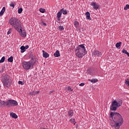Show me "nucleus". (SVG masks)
<instances>
[{"label": "nucleus", "mask_w": 129, "mask_h": 129, "mask_svg": "<svg viewBox=\"0 0 129 129\" xmlns=\"http://www.w3.org/2000/svg\"><path fill=\"white\" fill-rule=\"evenodd\" d=\"M124 11H127V10H129V5L128 4H127L125 5V7L124 8Z\"/></svg>", "instance_id": "obj_28"}, {"label": "nucleus", "mask_w": 129, "mask_h": 129, "mask_svg": "<svg viewBox=\"0 0 129 129\" xmlns=\"http://www.w3.org/2000/svg\"><path fill=\"white\" fill-rule=\"evenodd\" d=\"M66 89H68V90H69L70 91H73V89H72L70 86L68 88H66Z\"/></svg>", "instance_id": "obj_35"}, {"label": "nucleus", "mask_w": 129, "mask_h": 129, "mask_svg": "<svg viewBox=\"0 0 129 129\" xmlns=\"http://www.w3.org/2000/svg\"><path fill=\"white\" fill-rule=\"evenodd\" d=\"M0 106H7V102L0 100Z\"/></svg>", "instance_id": "obj_17"}, {"label": "nucleus", "mask_w": 129, "mask_h": 129, "mask_svg": "<svg viewBox=\"0 0 129 129\" xmlns=\"http://www.w3.org/2000/svg\"><path fill=\"white\" fill-rule=\"evenodd\" d=\"M61 17H57V20L58 21H61Z\"/></svg>", "instance_id": "obj_41"}, {"label": "nucleus", "mask_w": 129, "mask_h": 129, "mask_svg": "<svg viewBox=\"0 0 129 129\" xmlns=\"http://www.w3.org/2000/svg\"><path fill=\"white\" fill-rule=\"evenodd\" d=\"M40 91H34L31 93H30L31 95H36V94H38V93H39Z\"/></svg>", "instance_id": "obj_23"}, {"label": "nucleus", "mask_w": 129, "mask_h": 129, "mask_svg": "<svg viewBox=\"0 0 129 129\" xmlns=\"http://www.w3.org/2000/svg\"><path fill=\"white\" fill-rule=\"evenodd\" d=\"M2 81L4 86L6 87H10L11 86V83H10V76L8 75H5L2 77Z\"/></svg>", "instance_id": "obj_6"}, {"label": "nucleus", "mask_w": 129, "mask_h": 129, "mask_svg": "<svg viewBox=\"0 0 129 129\" xmlns=\"http://www.w3.org/2000/svg\"><path fill=\"white\" fill-rule=\"evenodd\" d=\"M43 57H44V58H48V57H49V53L46 52V51H45V50H43Z\"/></svg>", "instance_id": "obj_14"}, {"label": "nucleus", "mask_w": 129, "mask_h": 129, "mask_svg": "<svg viewBox=\"0 0 129 129\" xmlns=\"http://www.w3.org/2000/svg\"><path fill=\"white\" fill-rule=\"evenodd\" d=\"M18 102L15 100H8L6 102V106L8 107H12V106H17Z\"/></svg>", "instance_id": "obj_7"}, {"label": "nucleus", "mask_w": 129, "mask_h": 129, "mask_svg": "<svg viewBox=\"0 0 129 129\" xmlns=\"http://www.w3.org/2000/svg\"><path fill=\"white\" fill-rule=\"evenodd\" d=\"M10 6L12 7L13 9L14 8H15V4H14V3L12 2L10 4Z\"/></svg>", "instance_id": "obj_34"}, {"label": "nucleus", "mask_w": 129, "mask_h": 129, "mask_svg": "<svg viewBox=\"0 0 129 129\" xmlns=\"http://www.w3.org/2000/svg\"><path fill=\"white\" fill-rule=\"evenodd\" d=\"M58 29L60 30V31H63V30H64V27L62 26H59L58 27Z\"/></svg>", "instance_id": "obj_32"}, {"label": "nucleus", "mask_w": 129, "mask_h": 129, "mask_svg": "<svg viewBox=\"0 0 129 129\" xmlns=\"http://www.w3.org/2000/svg\"><path fill=\"white\" fill-rule=\"evenodd\" d=\"M54 56L55 57H60V51H59V50H56L54 53Z\"/></svg>", "instance_id": "obj_18"}, {"label": "nucleus", "mask_w": 129, "mask_h": 129, "mask_svg": "<svg viewBox=\"0 0 129 129\" xmlns=\"http://www.w3.org/2000/svg\"><path fill=\"white\" fill-rule=\"evenodd\" d=\"M74 25H75V28H76L77 29V28H78V27H79V22H77V21H75Z\"/></svg>", "instance_id": "obj_21"}, {"label": "nucleus", "mask_w": 129, "mask_h": 129, "mask_svg": "<svg viewBox=\"0 0 129 129\" xmlns=\"http://www.w3.org/2000/svg\"><path fill=\"white\" fill-rule=\"evenodd\" d=\"M93 55L96 57H101V56H102V53L98 50H95L93 52Z\"/></svg>", "instance_id": "obj_9"}, {"label": "nucleus", "mask_w": 129, "mask_h": 129, "mask_svg": "<svg viewBox=\"0 0 129 129\" xmlns=\"http://www.w3.org/2000/svg\"><path fill=\"white\" fill-rule=\"evenodd\" d=\"M39 12H40V13H44L45 12H46V10H45L44 8H40Z\"/></svg>", "instance_id": "obj_26"}, {"label": "nucleus", "mask_w": 129, "mask_h": 129, "mask_svg": "<svg viewBox=\"0 0 129 129\" xmlns=\"http://www.w3.org/2000/svg\"><path fill=\"white\" fill-rule=\"evenodd\" d=\"M63 9H61L59 12L57 14V17L61 18L62 17V12H63Z\"/></svg>", "instance_id": "obj_16"}, {"label": "nucleus", "mask_w": 129, "mask_h": 129, "mask_svg": "<svg viewBox=\"0 0 129 129\" xmlns=\"http://www.w3.org/2000/svg\"><path fill=\"white\" fill-rule=\"evenodd\" d=\"M23 12V8H19L18 9V14H22Z\"/></svg>", "instance_id": "obj_31"}, {"label": "nucleus", "mask_w": 129, "mask_h": 129, "mask_svg": "<svg viewBox=\"0 0 129 129\" xmlns=\"http://www.w3.org/2000/svg\"><path fill=\"white\" fill-rule=\"evenodd\" d=\"M63 10H62V14L63 15H67V10H64V8H62Z\"/></svg>", "instance_id": "obj_30"}, {"label": "nucleus", "mask_w": 129, "mask_h": 129, "mask_svg": "<svg viewBox=\"0 0 129 129\" xmlns=\"http://www.w3.org/2000/svg\"><path fill=\"white\" fill-rule=\"evenodd\" d=\"M25 83L24 82H23V81H19L18 82V84H20L21 85H24Z\"/></svg>", "instance_id": "obj_36"}, {"label": "nucleus", "mask_w": 129, "mask_h": 129, "mask_svg": "<svg viewBox=\"0 0 129 129\" xmlns=\"http://www.w3.org/2000/svg\"><path fill=\"white\" fill-rule=\"evenodd\" d=\"M85 84L84 83H82L79 84V86H84Z\"/></svg>", "instance_id": "obj_39"}, {"label": "nucleus", "mask_w": 129, "mask_h": 129, "mask_svg": "<svg viewBox=\"0 0 129 129\" xmlns=\"http://www.w3.org/2000/svg\"><path fill=\"white\" fill-rule=\"evenodd\" d=\"M71 120V122L72 123H74V124H75V119L74 118H72L70 119Z\"/></svg>", "instance_id": "obj_33"}, {"label": "nucleus", "mask_w": 129, "mask_h": 129, "mask_svg": "<svg viewBox=\"0 0 129 129\" xmlns=\"http://www.w3.org/2000/svg\"><path fill=\"white\" fill-rule=\"evenodd\" d=\"M110 115L114 122V125H112V123H111V125L114 126L116 129H119L120 125L123 123V118H122L121 115L116 112H111Z\"/></svg>", "instance_id": "obj_1"}, {"label": "nucleus", "mask_w": 129, "mask_h": 129, "mask_svg": "<svg viewBox=\"0 0 129 129\" xmlns=\"http://www.w3.org/2000/svg\"><path fill=\"white\" fill-rule=\"evenodd\" d=\"M22 64L24 69L29 70L31 69V67L35 65V61H34V59H31L29 61H23Z\"/></svg>", "instance_id": "obj_5"}, {"label": "nucleus", "mask_w": 129, "mask_h": 129, "mask_svg": "<svg viewBox=\"0 0 129 129\" xmlns=\"http://www.w3.org/2000/svg\"><path fill=\"white\" fill-rule=\"evenodd\" d=\"M8 62H13L14 61V57L11 56L8 59Z\"/></svg>", "instance_id": "obj_24"}, {"label": "nucleus", "mask_w": 129, "mask_h": 129, "mask_svg": "<svg viewBox=\"0 0 129 129\" xmlns=\"http://www.w3.org/2000/svg\"><path fill=\"white\" fill-rule=\"evenodd\" d=\"M73 114H74V112L73 110H70L68 111L69 117H72V116H73Z\"/></svg>", "instance_id": "obj_13"}, {"label": "nucleus", "mask_w": 129, "mask_h": 129, "mask_svg": "<svg viewBox=\"0 0 129 129\" xmlns=\"http://www.w3.org/2000/svg\"><path fill=\"white\" fill-rule=\"evenodd\" d=\"M125 85H126V86L129 87V79H127L126 80H125Z\"/></svg>", "instance_id": "obj_27"}, {"label": "nucleus", "mask_w": 129, "mask_h": 129, "mask_svg": "<svg viewBox=\"0 0 129 129\" xmlns=\"http://www.w3.org/2000/svg\"><path fill=\"white\" fill-rule=\"evenodd\" d=\"M85 16H86L87 20H89L90 21H91V18L90 17V13H89V12H87L85 13Z\"/></svg>", "instance_id": "obj_12"}, {"label": "nucleus", "mask_w": 129, "mask_h": 129, "mask_svg": "<svg viewBox=\"0 0 129 129\" xmlns=\"http://www.w3.org/2000/svg\"><path fill=\"white\" fill-rule=\"evenodd\" d=\"M87 72L90 75H94V74H95V71H94V69H93L91 68L88 69Z\"/></svg>", "instance_id": "obj_10"}, {"label": "nucleus", "mask_w": 129, "mask_h": 129, "mask_svg": "<svg viewBox=\"0 0 129 129\" xmlns=\"http://www.w3.org/2000/svg\"><path fill=\"white\" fill-rule=\"evenodd\" d=\"M89 81H91L92 82V83H96V82H97V81H98V80L94 79H93L92 80L89 79Z\"/></svg>", "instance_id": "obj_22"}, {"label": "nucleus", "mask_w": 129, "mask_h": 129, "mask_svg": "<svg viewBox=\"0 0 129 129\" xmlns=\"http://www.w3.org/2000/svg\"><path fill=\"white\" fill-rule=\"evenodd\" d=\"M53 92H54V91H51L49 92V94H51L52 93H53Z\"/></svg>", "instance_id": "obj_42"}, {"label": "nucleus", "mask_w": 129, "mask_h": 129, "mask_svg": "<svg viewBox=\"0 0 129 129\" xmlns=\"http://www.w3.org/2000/svg\"><path fill=\"white\" fill-rule=\"evenodd\" d=\"M24 48H25V50H27V49H29V45H26L24 46Z\"/></svg>", "instance_id": "obj_40"}, {"label": "nucleus", "mask_w": 129, "mask_h": 129, "mask_svg": "<svg viewBox=\"0 0 129 129\" xmlns=\"http://www.w3.org/2000/svg\"><path fill=\"white\" fill-rule=\"evenodd\" d=\"M5 12H6V7H4L0 12V16H3V15H4L5 13Z\"/></svg>", "instance_id": "obj_19"}, {"label": "nucleus", "mask_w": 129, "mask_h": 129, "mask_svg": "<svg viewBox=\"0 0 129 129\" xmlns=\"http://www.w3.org/2000/svg\"><path fill=\"white\" fill-rule=\"evenodd\" d=\"M20 21L17 18H12L10 19L9 23L12 27L17 30L19 31V30L22 28L21 24H20Z\"/></svg>", "instance_id": "obj_3"}, {"label": "nucleus", "mask_w": 129, "mask_h": 129, "mask_svg": "<svg viewBox=\"0 0 129 129\" xmlns=\"http://www.w3.org/2000/svg\"><path fill=\"white\" fill-rule=\"evenodd\" d=\"M19 32L20 36H21V37H23V38H26V37L27 36V32H25L24 31H23V28H21L19 29V31H17Z\"/></svg>", "instance_id": "obj_8"}, {"label": "nucleus", "mask_w": 129, "mask_h": 129, "mask_svg": "<svg viewBox=\"0 0 129 129\" xmlns=\"http://www.w3.org/2000/svg\"><path fill=\"white\" fill-rule=\"evenodd\" d=\"M13 30V29L10 28L9 29V31L7 33V35H10V34H11V33H12V30Z\"/></svg>", "instance_id": "obj_37"}, {"label": "nucleus", "mask_w": 129, "mask_h": 129, "mask_svg": "<svg viewBox=\"0 0 129 129\" xmlns=\"http://www.w3.org/2000/svg\"><path fill=\"white\" fill-rule=\"evenodd\" d=\"M85 44H83L79 45L76 48L75 50L76 55L78 57V58H83L86 54H87V51L86 49H85Z\"/></svg>", "instance_id": "obj_2"}, {"label": "nucleus", "mask_w": 129, "mask_h": 129, "mask_svg": "<svg viewBox=\"0 0 129 129\" xmlns=\"http://www.w3.org/2000/svg\"><path fill=\"white\" fill-rule=\"evenodd\" d=\"M122 53H123V54H126L127 53V51L125 49H123L122 51Z\"/></svg>", "instance_id": "obj_38"}, {"label": "nucleus", "mask_w": 129, "mask_h": 129, "mask_svg": "<svg viewBox=\"0 0 129 129\" xmlns=\"http://www.w3.org/2000/svg\"><path fill=\"white\" fill-rule=\"evenodd\" d=\"M121 105H122V100L121 99H119L117 101L115 100L111 102V105L110 106V109L112 111H115L118 107H119Z\"/></svg>", "instance_id": "obj_4"}, {"label": "nucleus", "mask_w": 129, "mask_h": 129, "mask_svg": "<svg viewBox=\"0 0 129 129\" xmlns=\"http://www.w3.org/2000/svg\"><path fill=\"white\" fill-rule=\"evenodd\" d=\"M91 6L92 7H93V9L94 10H97L99 8V5H97L96 3L95 2H92L91 3Z\"/></svg>", "instance_id": "obj_11"}, {"label": "nucleus", "mask_w": 129, "mask_h": 129, "mask_svg": "<svg viewBox=\"0 0 129 129\" xmlns=\"http://www.w3.org/2000/svg\"><path fill=\"white\" fill-rule=\"evenodd\" d=\"M42 25L43 26H47V24H46V23H43Z\"/></svg>", "instance_id": "obj_43"}, {"label": "nucleus", "mask_w": 129, "mask_h": 129, "mask_svg": "<svg viewBox=\"0 0 129 129\" xmlns=\"http://www.w3.org/2000/svg\"><path fill=\"white\" fill-rule=\"evenodd\" d=\"M10 116L13 117V118H18V115L17 114L14 112L10 113Z\"/></svg>", "instance_id": "obj_15"}, {"label": "nucleus", "mask_w": 129, "mask_h": 129, "mask_svg": "<svg viewBox=\"0 0 129 129\" xmlns=\"http://www.w3.org/2000/svg\"><path fill=\"white\" fill-rule=\"evenodd\" d=\"M121 45V42H118L116 44L115 46L116 48H119V47H120Z\"/></svg>", "instance_id": "obj_29"}, {"label": "nucleus", "mask_w": 129, "mask_h": 129, "mask_svg": "<svg viewBox=\"0 0 129 129\" xmlns=\"http://www.w3.org/2000/svg\"><path fill=\"white\" fill-rule=\"evenodd\" d=\"M21 53H24V52H26V48H25L24 46H22L20 47Z\"/></svg>", "instance_id": "obj_20"}, {"label": "nucleus", "mask_w": 129, "mask_h": 129, "mask_svg": "<svg viewBox=\"0 0 129 129\" xmlns=\"http://www.w3.org/2000/svg\"><path fill=\"white\" fill-rule=\"evenodd\" d=\"M5 60H6V57L5 56L2 57V58L0 60V63H4Z\"/></svg>", "instance_id": "obj_25"}]
</instances>
